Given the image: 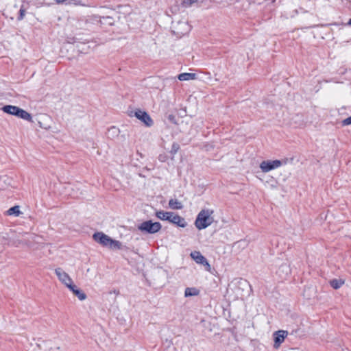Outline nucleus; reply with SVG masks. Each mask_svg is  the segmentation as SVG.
Wrapping results in <instances>:
<instances>
[{
	"label": "nucleus",
	"instance_id": "nucleus-4",
	"mask_svg": "<svg viewBox=\"0 0 351 351\" xmlns=\"http://www.w3.org/2000/svg\"><path fill=\"white\" fill-rule=\"evenodd\" d=\"M171 29L175 35L181 37L190 32L191 26L186 21H173Z\"/></svg>",
	"mask_w": 351,
	"mask_h": 351
},
{
	"label": "nucleus",
	"instance_id": "nucleus-14",
	"mask_svg": "<svg viewBox=\"0 0 351 351\" xmlns=\"http://www.w3.org/2000/svg\"><path fill=\"white\" fill-rule=\"evenodd\" d=\"M172 212L159 210L156 213V216L160 220L169 221Z\"/></svg>",
	"mask_w": 351,
	"mask_h": 351
},
{
	"label": "nucleus",
	"instance_id": "nucleus-11",
	"mask_svg": "<svg viewBox=\"0 0 351 351\" xmlns=\"http://www.w3.org/2000/svg\"><path fill=\"white\" fill-rule=\"evenodd\" d=\"M191 258L197 263L206 267L207 271H210V265L206 258L198 251H194L191 253Z\"/></svg>",
	"mask_w": 351,
	"mask_h": 351
},
{
	"label": "nucleus",
	"instance_id": "nucleus-28",
	"mask_svg": "<svg viewBox=\"0 0 351 351\" xmlns=\"http://www.w3.org/2000/svg\"><path fill=\"white\" fill-rule=\"evenodd\" d=\"M287 351H302V350H300V348H291V349L288 350Z\"/></svg>",
	"mask_w": 351,
	"mask_h": 351
},
{
	"label": "nucleus",
	"instance_id": "nucleus-19",
	"mask_svg": "<svg viewBox=\"0 0 351 351\" xmlns=\"http://www.w3.org/2000/svg\"><path fill=\"white\" fill-rule=\"evenodd\" d=\"M344 283L341 279H332L330 281V286L335 289L340 288Z\"/></svg>",
	"mask_w": 351,
	"mask_h": 351
},
{
	"label": "nucleus",
	"instance_id": "nucleus-13",
	"mask_svg": "<svg viewBox=\"0 0 351 351\" xmlns=\"http://www.w3.org/2000/svg\"><path fill=\"white\" fill-rule=\"evenodd\" d=\"M67 288H69L73 292V293L79 298L80 300H84L86 299V294L82 291L77 289V287L73 283L69 285Z\"/></svg>",
	"mask_w": 351,
	"mask_h": 351
},
{
	"label": "nucleus",
	"instance_id": "nucleus-24",
	"mask_svg": "<svg viewBox=\"0 0 351 351\" xmlns=\"http://www.w3.org/2000/svg\"><path fill=\"white\" fill-rule=\"evenodd\" d=\"M179 149H180V145L178 143H173V145L171 146V153L173 155H174L178 152Z\"/></svg>",
	"mask_w": 351,
	"mask_h": 351
},
{
	"label": "nucleus",
	"instance_id": "nucleus-8",
	"mask_svg": "<svg viewBox=\"0 0 351 351\" xmlns=\"http://www.w3.org/2000/svg\"><path fill=\"white\" fill-rule=\"evenodd\" d=\"M282 162L279 160H265L260 165V168L263 172H269L271 170L280 167Z\"/></svg>",
	"mask_w": 351,
	"mask_h": 351
},
{
	"label": "nucleus",
	"instance_id": "nucleus-7",
	"mask_svg": "<svg viewBox=\"0 0 351 351\" xmlns=\"http://www.w3.org/2000/svg\"><path fill=\"white\" fill-rule=\"evenodd\" d=\"M38 239H39V237L37 235H28L27 233H25L23 234L22 239H17L14 241V245L16 247H19L21 245H25L32 247L34 245V243H38Z\"/></svg>",
	"mask_w": 351,
	"mask_h": 351
},
{
	"label": "nucleus",
	"instance_id": "nucleus-1",
	"mask_svg": "<svg viewBox=\"0 0 351 351\" xmlns=\"http://www.w3.org/2000/svg\"><path fill=\"white\" fill-rule=\"evenodd\" d=\"M93 238L102 246L108 247L112 250H120L123 246L120 241L111 239L108 235L101 232L94 233Z\"/></svg>",
	"mask_w": 351,
	"mask_h": 351
},
{
	"label": "nucleus",
	"instance_id": "nucleus-15",
	"mask_svg": "<svg viewBox=\"0 0 351 351\" xmlns=\"http://www.w3.org/2000/svg\"><path fill=\"white\" fill-rule=\"evenodd\" d=\"M178 78L180 81H188L195 80L196 78V75L195 73H183L178 75Z\"/></svg>",
	"mask_w": 351,
	"mask_h": 351
},
{
	"label": "nucleus",
	"instance_id": "nucleus-9",
	"mask_svg": "<svg viewBox=\"0 0 351 351\" xmlns=\"http://www.w3.org/2000/svg\"><path fill=\"white\" fill-rule=\"evenodd\" d=\"M288 332L284 330H280L274 332L273 334L274 341V348L276 349L278 348L285 341V338L288 336Z\"/></svg>",
	"mask_w": 351,
	"mask_h": 351
},
{
	"label": "nucleus",
	"instance_id": "nucleus-6",
	"mask_svg": "<svg viewBox=\"0 0 351 351\" xmlns=\"http://www.w3.org/2000/svg\"><path fill=\"white\" fill-rule=\"evenodd\" d=\"M129 115L130 117L134 116L147 127H151L154 124V121L148 113L140 109H136L134 111H131Z\"/></svg>",
	"mask_w": 351,
	"mask_h": 351
},
{
	"label": "nucleus",
	"instance_id": "nucleus-3",
	"mask_svg": "<svg viewBox=\"0 0 351 351\" xmlns=\"http://www.w3.org/2000/svg\"><path fill=\"white\" fill-rule=\"evenodd\" d=\"M1 110L7 114H9L11 115H14L19 118L28 121L29 122L33 121L32 115L27 111L24 110L22 108H20L18 106H12V105H6V106H4L1 108Z\"/></svg>",
	"mask_w": 351,
	"mask_h": 351
},
{
	"label": "nucleus",
	"instance_id": "nucleus-20",
	"mask_svg": "<svg viewBox=\"0 0 351 351\" xmlns=\"http://www.w3.org/2000/svg\"><path fill=\"white\" fill-rule=\"evenodd\" d=\"M119 130L114 126H112L108 129V137H110V138H114V137L117 136L119 135Z\"/></svg>",
	"mask_w": 351,
	"mask_h": 351
},
{
	"label": "nucleus",
	"instance_id": "nucleus-10",
	"mask_svg": "<svg viewBox=\"0 0 351 351\" xmlns=\"http://www.w3.org/2000/svg\"><path fill=\"white\" fill-rule=\"evenodd\" d=\"M55 274L58 276L59 280L66 287L73 283V280L71 277L62 268H56L55 269Z\"/></svg>",
	"mask_w": 351,
	"mask_h": 351
},
{
	"label": "nucleus",
	"instance_id": "nucleus-17",
	"mask_svg": "<svg viewBox=\"0 0 351 351\" xmlns=\"http://www.w3.org/2000/svg\"><path fill=\"white\" fill-rule=\"evenodd\" d=\"M169 206L172 209H182L183 207L182 203L176 199H171L169 201Z\"/></svg>",
	"mask_w": 351,
	"mask_h": 351
},
{
	"label": "nucleus",
	"instance_id": "nucleus-27",
	"mask_svg": "<svg viewBox=\"0 0 351 351\" xmlns=\"http://www.w3.org/2000/svg\"><path fill=\"white\" fill-rule=\"evenodd\" d=\"M281 268L282 269L283 271L285 270L286 271V273H288L289 271V267L286 264L285 265H282L281 266Z\"/></svg>",
	"mask_w": 351,
	"mask_h": 351
},
{
	"label": "nucleus",
	"instance_id": "nucleus-16",
	"mask_svg": "<svg viewBox=\"0 0 351 351\" xmlns=\"http://www.w3.org/2000/svg\"><path fill=\"white\" fill-rule=\"evenodd\" d=\"M199 293V291L195 287H187L184 291L185 297L196 296Z\"/></svg>",
	"mask_w": 351,
	"mask_h": 351
},
{
	"label": "nucleus",
	"instance_id": "nucleus-18",
	"mask_svg": "<svg viewBox=\"0 0 351 351\" xmlns=\"http://www.w3.org/2000/svg\"><path fill=\"white\" fill-rule=\"evenodd\" d=\"M8 215L19 216L21 214L19 206H14L7 210Z\"/></svg>",
	"mask_w": 351,
	"mask_h": 351
},
{
	"label": "nucleus",
	"instance_id": "nucleus-25",
	"mask_svg": "<svg viewBox=\"0 0 351 351\" xmlns=\"http://www.w3.org/2000/svg\"><path fill=\"white\" fill-rule=\"evenodd\" d=\"M351 124V116L343 119L342 121H341V125L343 126H346V125H350Z\"/></svg>",
	"mask_w": 351,
	"mask_h": 351
},
{
	"label": "nucleus",
	"instance_id": "nucleus-29",
	"mask_svg": "<svg viewBox=\"0 0 351 351\" xmlns=\"http://www.w3.org/2000/svg\"><path fill=\"white\" fill-rule=\"evenodd\" d=\"M348 25H351V19L348 21Z\"/></svg>",
	"mask_w": 351,
	"mask_h": 351
},
{
	"label": "nucleus",
	"instance_id": "nucleus-12",
	"mask_svg": "<svg viewBox=\"0 0 351 351\" xmlns=\"http://www.w3.org/2000/svg\"><path fill=\"white\" fill-rule=\"evenodd\" d=\"M169 221L181 228H184L187 225L184 218L177 214H174L173 212L171 213Z\"/></svg>",
	"mask_w": 351,
	"mask_h": 351
},
{
	"label": "nucleus",
	"instance_id": "nucleus-23",
	"mask_svg": "<svg viewBox=\"0 0 351 351\" xmlns=\"http://www.w3.org/2000/svg\"><path fill=\"white\" fill-rule=\"evenodd\" d=\"M25 12H26V10L25 8L23 7V5H22L21 8H20V10H19V15L17 18V19L19 21H21L23 19L25 15Z\"/></svg>",
	"mask_w": 351,
	"mask_h": 351
},
{
	"label": "nucleus",
	"instance_id": "nucleus-22",
	"mask_svg": "<svg viewBox=\"0 0 351 351\" xmlns=\"http://www.w3.org/2000/svg\"><path fill=\"white\" fill-rule=\"evenodd\" d=\"M197 0H183L182 4L185 8L191 7L193 3H196Z\"/></svg>",
	"mask_w": 351,
	"mask_h": 351
},
{
	"label": "nucleus",
	"instance_id": "nucleus-26",
	"mask_svg": "<svg viewBox=\"0 0 351 351\" xmlns=\"http://www.w3.org/2000/svg\"><path fill=\"white\" fill-rule=\"evenodd\" d=\"M102 19L104 20V23H107L110 25H112L113 23V19L112 17L106 16V17H102Z\"/></svg>",
	"mask_w": 351,
	"mask_h": 351
},
{
	"label": "nucleus",
	"instance_id": "nucleus-21",
	"mask_svg": "<svg viewBox=\"0 0 351 351\" xmlns=\"http://www.w3.org/2000/svg\"><path fill=\"white\" fill-rule=\"evenodd\" d=\"M58 4H71L74 3L75 5L78 4V1L77 0H54Z\"/></svg>",
	"mask_w": 351,
	"mask_h": 351
},
{
	"label": "nucleus",
	"instance_id": "nucleus-5",
	"mask_svg": "<svg viewBox=\"0 0 351 351\" xmlns=\"http://www.w3.org/2000/svg\"><path fill=\"white\" fill-rule=\"evenodd\" d=\"M162 225L159 222H153L151 220L145 221L138 226V229L144 233L155 234L160 230Z\"/></svg>",
	"mask_w": 351,
	"mask_h": 351
},
{
	"label": "nucleus",
	"instance_id": "nucleus-2",
	"mask_svg": "<svg viewBox=\"0 0 351 351\" xmlns=\"http://www.w3.org/2000/svg\"><path fill=\"white\" fill-rule=\"evenodd\" d=\"M214 211L210 209H203L199 214L195 221L196 228L202 230L209 226L213 222V214Z\"/></svg>",
	"mask_w": 351,
	"mask_h": 351
}]
</instances>
